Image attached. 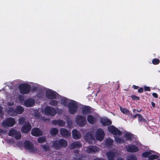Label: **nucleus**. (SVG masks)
I'll list each match as a JSON object with an SVG mask.
<instances>
[{"mask_svg":"<svg viewBox=\"0 0 160 160\" xmlns=\"http://www.w3.org/2000/svg\"><path fill=\"white\" fill-rule=\"evenodd\" d=\"M68 145L67 141L63 138L55 140L52 143V147L56 150H59L61 148H65Z\"/></svg>","mask_w":160,"mask_h":160,"instance_id":"f257e3e1","label":"nucleus"},{"mask_svg":"<svg viewBox=\"0 0 160 160\" xmlns=\"http://www.w3.org/2000/svg\"><path fill=\"white\" fill-rule=\"evenodd\" d=\"M68 107L69 112L72 114H75L77 112L78 105L77 102L72 100L71 102L68 103Z\"/></svg>","mask_w":160,"mask_h":160,"instance_id":"f03ea898","label":"nucleus"},{"mask_svg":"<svg viewBox=\"0 0 160 160\" xmlns=\"http://www.w3.org/2000/svg\"><path fill=\"white\" fill-rule=\"evenodd\" d=\"M31 88L30 85L27 83L21 84L19 86V92L22 94L28 93L30 92Z\"/></svg>","mask_w":160,"mask_h":160,"instance_id":"7ed1b4c3","label":"nucleus"},{"mask_svg":"<svg viewBox=\"0 0 160 160\" xmlns=\"http://www.w3.org/2000/svg\"><path fill=\"white\" fill-rule=\"evenodd\" d=\"M16 123V121L14 118L9 117L7 118L2 123L4 127H12Z\"/></svg>","mask_w":160,"mask_h":160,"instance_id":"20e7f679","label":"nucleus"},{"mask_svg":"<svg viewBox=\"0 0 160 160\" xmlns=\"http://www.w3.org/2000/svg\"><path fill=\"white\" fill-rule=\"evenodd\" d=\"M86 118L85 117L79 115L76 118V122L78 126L82 127L84 126L86 123Z\"/></svg>","mask_w":160,"mask_h":160,"instance_id":"39448f33","label":"nucleus"},{"mask_svg":"<svg viewBox=\"0 0 160 160\" xmlns=\"http://www.w3.org/2000/svg\"><path fill=\"white\" fill-rule=\"evenodd\" d=\"M105 132L103 129L101 128H98L96 132L95 136L96 139L101 141L104 139Z\"/></svg>","mask_w":160,"mask_h":160,"instance_id":"423d86ee","label":"nucleus"},{"mask_svg":"<svg viewBox=\"0 0 160 160\" xmlns=\"http://www.w3.org/2000/svg\"><path fill=\"white\" fill-rule=\"evenodd\" d=\"M44 112L46 115L53 116L56 115L57 112L54 108L47 106L45 108Z\"/></svg>","mask_w":160,"mask_h":160,"instance_id":"0eeeda50","label":"nucleus"},{"mask_svg":"<svg viewBox=\"0 0 160 160\" xmlns=\"http://www.w3.org/2000/svg\"><path fill=\"white\" fill-rule=\"evenodd\" d=\"M8 135L9 136H13L17 140L19 139L21 137L20 132L13 128L9 130Z\"/></svg>","mask_w":160,"mask_h":160,"instance_id":"6e6552de","label":"nucleus"},{"mask_svg":"<svg viewBox=\"0 0 160 160\" xmlns=\"http://www.w3.org/2000/svg\"><path fill=\"white\" fill-rule=\"evenodd\" d=\"M32 126L28 121H26L21 128V132L23 133H27L31 130Z\"/></svg>","mask_w":160,"mask_h":160,"instance_id":"1a4fd4ad","label":"nucleus"},{"mask_svg":"<svg viewBox=\"0 0 160 160\" xmlns=\"http://www.w3.org/2000/svg\"><path fill=\"white\" fill-rule=\"evenodd\" d=\"M108 130L110 133L114 135L120 136L122 134V132L117 128L113 125H111L108 127Z\"/></svg>","mask_w":160,"mask_h":160,"instance_id":"9d476101","label":"nucleus"},{"mask_svg":"<svg viewBox=\"0 0 160 160\" xmlns=\"http://www.w3.org/2000/svg\"><path fill=\"white\" fill-rule=\"evenodd\" d=\"M58 93L53 91L48 90L46 92V97L49 99H53L57 98Z\"/></svg>","mask_w":160,"mask_h":160,"instance_id":"9b49d317","label":"nucleus"},{"mask_svg":"<svg viewBox=\"0 0 160 160\" xmlns=\"http://www.w3.org/2000/svg\"><path fill=\"white\" fill-rule=\"evenodd\" d=\"M126 150L128 152H135L138 151V148L134 145H129L125 146Z\"/></svg>","mask_w":160,"mask_h":160,"instance_id":"f8f14e48","label":"nucleus"},{"mask_svg":"<svg viewBox=\"0 0 160 160\" xmlns=\"http://www.w3.org/2000/svg\"><path fill=\"white\" fill-rule=\"evenodd\" d=\"M61 135L64 138H67L69 137L71 135V132L65 128H61L60 130Z\"/></svg>","mask_w":160,"mask_h":160,"instance_id":"ddd939ff","label":"nucleus"},{"mask_svg":"<svg viewBox=\"0 0 160 160\" xmlns=\"http://www.w3.org/2000/svg\"><path fill=\"white\" fill-rule=\"evenodd\" d=\"M85 139L87 142L91 144L92 141L94 140V138L91 133L88 132L85 136Z\"/></svg>","mask_w":160,"mask_h":160,"instance_id":"4468645a","label":"nucleus"},{"mask_svg":"<svg viewBox=\"0 0 160 160\" xmlns=\"http://www.w3.org/2000/svg\"><path fill=\"white\" fill-rule=\"evenodd\" d=\"M82 111L83 115H87L90 114L92 112V108L89 106H84L82 108Z\"/></svg>","mask_w":160,"mask_h":160,"instance_id":"2eb2a0df","label":"nucleus"},{"mask_svg":"<svg viewBox=\"0 0 160 160\" xmlns=\"http://www.w3.org/2000/svg\"><path fill=\"white\" fill-rule=\"evenodd\" d=\"M52 124L54 125H58L59 127H64L66 124L65 121L62 120H53L52 121Z\"/></svg>","mask_w":160,"mask_h":160,"instance_id":"dca6fc26","label":"nucleus"},{"mask_svg":"<svg viewBox=\"0 0 160 160\" xmlns=\"http://www.w3.org/2000/svg\"><path fill=\"white\" fill-rule=\"evenodd\" d=\"M35 103L34 100L32 98H29L26 99L24 102V104L25 106L27 107H32Z\"/></svg>","mask_w":160,"mask_h":160,"instance_id":"f3484780","label":"nucleus"},{"mask_svg":"<svg viewBox=\"0 0 160 160\" xmlns=\"http://www.w3.org/2000/svg\"><path fill=\"white\" fill-rule=\"evenodd\" d=\"M31 133L32 136L36 137L42 135V132L41 130L38 128H32Z\"/></svg>","mask_w":160,"mask_h":160,"instance_id":"a211bd4d","label":"nucleus"},{"mask_svg":"<svg viewBox=\"0 0 160 160\" xmlns=\"http://www.w3.org/2000/svg\"><path fill=\"white\" fill-rule=\"evenodd\" d=\"M23 145L25 148L27 150H31L34 147L32 143L28 140H25L24 142Z\"/></svg>","mask_w":160,"mask_h":160,"instance_id":"6ab92c4d","label":"nucleus"},{"mask_svg":"<svg viewBox=\"0 0 160 160\" xmlns=\"http://www.w3.org/2000/svg\"><path fill=\"white\" fill-rule=\"evenodd\" d=\"M100 122L104 126L110 125L112 123V121L107 118H101Z\"/></svg>","mask_w":160,"mask_h":160,"instance_id":"aec40b11","label":"nucleus"},{"mask_svg":"<svg viewBox=\"0 0 160 160\" xmlns=\"http://www.w3.org/2000/svg\"><path fill=\"white\" fill-rule=\"evenodd\" d=\"M106 155L108 160H114L116 155L114 152L110 151L106 152Z\"/></svg>","mask_w":160,"mask_h":160,"instance_id":"412c9836","label":"nucleus"},{"mask_svg":"<svg viewBox=\"0 0 160 160\" xmlns=\"http://www.w3.org/2000/svg\"><path fill=\"white\" fill-rule=\"evenodd\" d=\"M98 150V148L96 146H90L87 148L86 152L88 153L96 152Z\"/></svg>","mask_w":160,"mask_h":160,"instance_id":"4be33fe9","label":"nucleus"},{"mask_svg":"<svg viewBox=\"0 0 160 160\" xmlns=\"http://www.w3.org/2000/svg\"><path fill=\"white\" fill-rule=\"evenodd\" d=\"M72 136L73 138L78 139L81 137V134L77 130L74 129L72 131Z\"/></svg>","mask_w":160,"mask_h":160,"instance_id":"5701e85b","label":"nucleus"},{"mask_svg":"<svg viewBox=\"0 0 160 160\" xmlns=\"http://www.w3.org/2000/svg\"><path fill=\"white\" fill-rule=\"evenodd\" d=\"M87 119L88 122L91 124H95L97 122V118L91 115H89L87 116Z\"/></svg>","mask_w":160,"mask_h":160,"instance_id":"b1692460","label":"nucleus"},{"mask_svg":"<svg viewBox=\"0 0 160 160\" xmlns=\"http://www.w3.org/2000/svg\"><path fill=\"white\" fill-rule=\"evenodd\" d=\"M82 143L79 142H72L70 146V148L73 149L75 148H80L82 146Z\"/></svg>","mask_w":160,"mask_h":160,"instance_id":"393cba45","label":"nucleus"},{"mask_svg":"<svg viewBox=\"0 0 160 160\" xmlns=\"http://www.w3.org/2000/svg\"><path fill=\"white\" fill-rule=\"evenodd\" d=\"M16 114H20L22 113L24 111L23 108L21 106H17L15 108Z\"/></svg>","mask_w":160,"mask_h":160,"instance_id":"a878e982","label":"nucleus"},{"mask_svg":"<svg viewBox=\"0 0 160 160\" xmlns=\"http://www.w3.org/2000/svg\"><path fill=\"white\" fill-rule=\"evenodd\" d=\"M124 137L126 141H131L133 138L134 135L129 132H127L124 134Z\"/></svg>","mask_w":160,"mask_h":160,"instance_id":"bb28decb","label":"nucleus"},{"mask_svg":"<svg viewBox=\"0 0 160 160\" xmlns=\"http://www.w3.org/2000/svg\"><path fill=\"white\" fill-rule=\"evenodd\" d=\"M113 141L110 138H108L105 140V143L107 146L110 147L112 146L113 143Z\"/></svg>","mask_w":160,"mask_h":160,"instance_id":"cd10ccee","label":"nucleus"},{"mask_svg":"<svg viewBox=\"0 0 160 160\" xmlns=\"http://www.w3.org/2000/svg\"><path fill=\"white\" fill-rule=\"evenodd\" d=\"M7 113L10 116H12L16 114L15 109L10 107L7 110Z\"/></svg>","mask_w":160,"mask_h":160,"instance_id":"c85d7f7f","label":"nucleus"},{"mask_svg":"<svg viewBox=\"0 0 160 160\" xmlns=\"http://www.w3.org/2000/svg\"><path fill=\"white\" fill-rule=\"evenodd\" d=\"M114 140L115 142L119 144L125 142L124 140L121 138L118 137H115Z\"/></svg>","mask_w":160,"mask_h":160,"instance_id":"c756f323","label":"nucleus"},{"mask_svg":"<svg viewBox=\"0 0 160 160\" xmlns=\"http://www.w3.org/2000/svg\"><path fill=\"white\" fill-rule=\"evenodd\" d=\"M58 132V131L56 128H52L50 131V133L52 136H55Z\"/></svg>","mask_w":160,"mask_h":160,"instance_id":"7c9ffc66","label":"nucleus"},{"mask_svg":"<svg viewBox=\"0 0 160 160\" xmlns=\"http://www.w3.org/2000/svg\"><path fill=\"white\" fill-rule=\"evenodd\" d=\"M138 120L140 122H146L147 121L143 117V116L141 114L139 113H138Z\"/></svg>","mask_w":160,"mask_h":160,"instance_id":"2f4dec72","label":"nucleus"},{"mask_svg":"<svg viewBox=\"0 0 160 160\" xmlns=\"http://www.w3.org/2000/svg\"><path fill=\"white\" fill-rule=\"evenodd\" d=\"M58 102L55 100H52L49 101V104L53 106H56L58 104Z\"/></svg>","mask_w":160,"mask_h":160,"instance_id":"473e14b6","label":"nucleus"},{"mask_svg":"<svg viewBox=\"0 0 160 160\" xmlns=\"http://www.w3.org/2000/svg\"><path fill=\"white\" fill-rule=\"evenodd\" d=\"M159 157L156 155L152 154L150 155L148 157V159L149 160H153L155 159H157L159 158Z\"/></svg>","mask_w":160,"mask_h":160,"instance_id":"72a5a7b5","label":"nucleus"},{"mask_svg":"<svg viewBox=\"0 0 160 160\" xmlns=\"http://www.w3.org/2000/svg\"><path fill=\"white\" fill-rule=\"evenodd\" d=\"M61 103L64 106H66L68 105V99L66 98H64L61 99Z\"/></svg>","mask_w":160,"mask_h":160,"instance_id":"f704fd0d","label":"nucleus"},{"mask_svg":"<svg viewBox=\"0 0 160 160\" xmlns=\"http://www.w3.org/2000/svg\"><path fill=\"white\" fill-rule=\"evenodd\" d=\"M25 119L23 117H20L18 120V123L19 124L22 125L25 122Z\"/></svg>","mask_w":160,"mask_h":160,"instance_id":"c9c22d12","label":"nucleus"},{"mask_svg":"<svg viewBox=\"0 0 160 160\" xmlns=\"http://www.w3.org/2000/svg\"><path fill=\"white\" fill-rule=\"evenodd\" d=\"M38 142L40 143H43L46 141V140L45 137H41L39 138L38 139Z\"/></svg>","mask_w":160,"mask_h":160,"instance_id":"e433bc0d","label":"nucleus"},{"mask_svg":"<svg viewBox=\"0 0 160 160\" xmlns=\"http://www.w3.org/2000/svg\"><path fill=\"white\" fill-rule=\"evenodd\" d=\"M137 157L134 154L129 156L127 159V160H137Z\"/></svg>","mask_w":160,"mask_h":160,"instance_id":"4c0bfd02","label":"nucleus"},{"mask_svg":"<svg viewBox=\"0 0 160 160\" xmlns=\"http://www.w3.org/2000/svg\"><path fill=\"white\" fill-rule=\"evenodd\" d=\"M120 109L121 112L127 115L128 112L129 110L126 108H122L120 107Z\"/></svg>","mask_w":160,"mask_h":160,"instance_id":"58836bf2","label":"nucleus"},{"mask_svg":"<svg viewBox=\"0 0 160 160\" xmlns=\"http://www.w3.org/2000/svg\"><path fill=\"white\" fill-rule=\"evenodd\" d=\"M151 154V153L150 152H145L142 153V156L145 158H148L150 155Z\"/></svg>","mask_w":160,"mask_h":160,"instance_id":"ea45409f","label":"nucleus"},{"mask_svg":"<svg viewBox=\"0 0 160 160\" xmlns=\"http://www.w3.org/2000/svg\"><path fill=\"white\" fill-rule=\"evenodd\" d=\"M160 62V60L159 59L154 58L152 60V63L154 65H157Z\"/></svg>","mask_w":160,"mask_h":160,"instance_id":"a19ab883","label":"nucleus"},{"mask_svg":"<svg viewBox=\"0 0 160 160\" xmlns=\"http://www.w3.org/2000/svg\"><path fill=\"white\" fill-rule=\"evenodd\" d=\"M42 148H43L44 151H47L49 149V147L48 145H44L42 146Z\"/></svg>","mask_w":160,"mask_h":160,"instance_id":"79ce46f5","label":"nucleus"},{"mask_svg":"<svg viewBox=\"0 0 160 160\" xmlns=\"http://www.w3.org/2000/svg\"><path fill=\"white\" fill-rule=\"evenodd\" d=\"M131 97L134 100H139L140 99L139 97L135 95H132L131 96Z\"/></svg>","mask_w":160,"mask_h":160,"instance_id":"37998d69","label":"nucleus"},{"mask_svg":"<svg viewBox=\"0 0 160 160\" xmlns=\"http://www.w3.org/2000/svg\"><path fill=\"white\" fill-rule=\"evenodd\" d=\"M144 90L145 91H150L151 90L149 87L145 86L144 87Z\"/></svg>","mask_w":160,"mask_h":160,"instance_id":"c03bdc74","label":"nucleus"},{"mask_svg":"<svg viewBox=\"0 0 160 160\" xmlns=\"http://www.w3.org/2000/svg\"><path fill=\"white\" fill-rule=\"evenodd\" d=\"M127 115L130 118H131V117L132 116V112L129 110L128 112Z\"/></svg>","mask_w":160,"mask_h":160,"instance_id":"a18cd8bd","label":"nucleus"},{"mask_svg":"<svg viewBox=\"0 0 160 160\" xmlns=\"http://www.w3.org/2000/svg\"><path fill=\"white\" fill-rule=\"evenodd\" d=\"M143 91V88L141 87L138 90V92L139 93H141Z\"/></svg>","mask_w":160,"mask_h":160,"instance_id":"49530a36","label":"nucleus"},{"mask_svg":"<svg viewBox=\"0 0 160 160\" xmlns=\"http://www.w3.org/2000/svg\"><path fill=\"white\" fill-rule=\"evenodd\" d=\"M138 113L136 114L135 115H132V116L131 117V118L132 119H135V118H136L137 116L138 117Z\"/></svg>","mask_w":160,"mask_h":160,"instance_id":"de8ad7c7","label":"nucleus"},{"mask_svg":"<svg viewBox=\"0 0 160 160\" xmlns=\"http://www.w3.org/2000/svg\"><path fill=\"white\" fill-rule=\"evenodd\" d=\"M2 107L0 106V115L2 114L3 115V112L2 110Z\"/></svg>","mask_w":160,"mask_h":160,"instance_id":"09e8293b","label":"nucleus"},{"mask_svg":"<svg viewBox=\"0 0 160 160\" xmlns=\"http://www.w3.org/2000/svg\"><path fill=\"white\" fill-rule=\"evenodd\" d=\"M152 95L155 98H158V95L156 93H152Z\"/></svg>","mask_w":160,"mask_h":160,"instance_id":"8fccbe9b","label":"nucleus"},{"mask_svg":"<svg viewBox=\"0 0 160 160\" xmlns=\"http://www.w3.org/2000/svg\"><path fill=\"white\" fill-rule=\"evenodd\" d=\"M6 132L5 131L2 129H0V133L4 134Z\"/></svg>","mask_w":160,"mask_h":160,"instance_id":"3c124183","label":"nucleus"},{"mask_svg":"<svg viewBox=\"0 0 160 160\" xmlns=\"http://www.w3.org/2000/svg\"><path fill=\"white\" fill-rule=\"evenodd\" d=\"M132 87L134 89H137L139 88V87L138 86L133 85L132 86Z\"/></svg>","mask_w":160,"mask_h":160,"instance_id":"603ef678","label":"nucleus"},{"mask_svg":"<svg viewBox=\"0 0 160 160\" xmlns=\"http://www.w3.org/2000/svg\"><path fill=\"white\" fill-rule=\"evenodd\" d=\"M151 103L152 107L154 108L155 105V103L154 102H151Z\"/></svg>","mask_w":160,"mask_h":160,"instance_id":"864d4df0","label":"nucleus"},{"mask_svg":"<svg viewBox=\"0 0 160 160\" xmlns=\"http://www.w3.org/2000/svg\"><path fill=\"white\" fill-rule=\"evenodd\" d=\"M14 104L13 102H12V103H10V102H8V105L9 106H12Z\"/></svg>","mask_w":160,"mask_h":160,"instance_id":"5fc2aeb1","label":"nucleus"},{"mask_svg":"<svg viewBox=\"0 0 160 160\" xmlns=\"http://www.w3.org/2000/svg\"><path fill=\"white\" fill-rule=\"evenodd\" d=\"M78 150H74V152L76 153H78Z\"/></svg>","mask_w":160,"mask_h":160,"instance_id":"6e6d98bb","label":"nucleus"},{"mask_svg":"<svg viewBox=\"0 0 160 160\" xmlns=\"http://www.w3.org/2000/svg\"><path fill=\"white\" fill-rule=\"evenodd\" d=\"M93 160H104L103 159L100 158H98V159H94Z\"/></svg>","mask_w":160,"mask_h":160,"instance_id":"4d7b16f0","label":"nucleus"},{"mask_svg":"<svg viewBox=\"0 0 160 160\" xmlns=\"http://www.w3.org/2000/svg\"><path fill=\"white\" fill-rule=\"evenodd\" d=\"M78 160H83L82 157H79L77 159Z\"/></svg>","mask_w":160,"mask_h":160,"instance_id":"13d9d810","label":"nucleus"},{"mask_svg":"<svg viewBox=\"0 0 160 160\" xmlns=\"http://www.w3.org/2000/svg\"><path fill=\"white\" fill-rule=\"evenodd\" d=\"M117 160H124L122 158H118Z\"/></svg>","mask_w":160,"mask_h":160,"instance_id":"bf43d9fd","label":"nucleus"},{"mask_svg":"<svg viewBox=\"0 0 160 160\" xmlns=\"http://www.w3.org/2000/svg\"><path fill=\"white\" fill-rule=\"evenodd\" d=\"M33 89L34 90H36L37 89V88L35 87Z\"/></svg>","mask_w":160,"mask_h":160,"instance_id":"052dcab7","label":"nucleus"},{"mask_svg":"<svg viewBox=\"0 0 160 160\" xmlns=\"http://www.w3.org/2000/svg\"><path fill=\"white\" fill-rule=\"evenodd\" d=\"M136 109H133V110H132V111H133V112H135V111H136Z\"/></svg>","mask_w":160,"mask_h":160,"instance_id":"680f3d73","label":"nucleus"},{"mask_svg":"<svg viewBox=\"0 0 160 160\" xmlns=\"http://www.w3.org/2000/svg\"><path fill=\"white\" fill-rule=\"evenodd\" d=\"M137 112H139L140 111H138V110H137Z\"/></svg>","mask_w":160,"mask_h":160,"instance_id":"e2e57ef3","label":"nucleus"}]
</instances>
